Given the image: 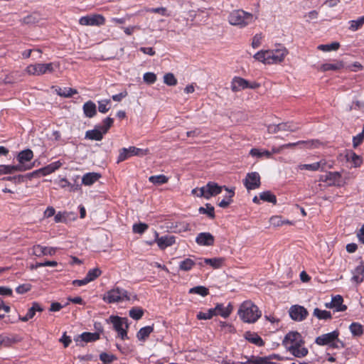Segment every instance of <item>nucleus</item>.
<instances>
[{"label":"nucleus","mask_w":364,"mask_h":364,"mask_svg":"<svg viewBox=\"0 0 364 364\" xmlns=\"http://www.w3.org/2000/svg\"><path fill=\"white\" fill-rule=\"evenodd\" d=\"M304 343L301 335L296 331L288 333L282 341L285 348L296 358H303L308 354L309 350L304 346Z\"/></svg>","instance_id":"nucleus-1"},{"label":"nucleus","mask_w":364,"mask_h":364,"mask_svg":"<svg viewBox=\"0 0 364 364\" xmlns=\"http://www.w3.org/2000/svg\"><path fill=\"white\" fill-rule=\"evenodd\" d=\"M237 314L243 322L248 323H255L262 316L258 307L249 300L240 306Z\"/></svg>","instance_id":"nucleus-2"},{"label":"nucleus","mask_w":364,"mask_h":364,"mask_svg":"<svg viewBox=\"0 0 364 364\" xmlns=\"http://www.w3.org/2000/svg\"><path fill=\"white\" fill-rule=\"evenodd\" d=\"M338 336L339 331L336 330L316 337L315 343L318 346H328L331 348L341 349L344 348L345 345Z\"/></svg>","instance_id":"nucleus-3"},{"label":"nucleus","mask_w":364,"mask_h":364,"mask_svg":"<svg viewBox=\"0 0 364 364\" xmlns=\"http://www.w3.org/2000/svg\"><path fill=\"white\" fill-rule=\"evenodd\" d=\"M228 21L232 26L244 28L254 21V17L243 10H235L230 14Z\"/></svg>","instance_id":"nucleus-4"},{"label":"nucleus","mask_w":364,"mask_h":364,"mask_svg":"<svg viewBox=\"0 0 364 364\" xmlns=\"http://www.w3.org/2000/svg\"><path fill=\"white\" fill-rule=\"evenodd\" d=\"M59 68L60 63L57 62L35 63L28 65L26 72L30 75L40 76L47 73H53L55 69Z\"/></svg>","instance_id":"nucleus-5"},{"label":"nucleus","mask_w":364,"mask_h":364,"mask_svg":"<svg viewBox=\"0 0 364 364\" xmlns=\"http://www.w3.org/2000/svg\"><path fill=\"white\" fill-rule=\"evenodd\" d=\"M103 300L108 304L121 302L124 300H129L128 293L126 290L119 287L108 291L104 296Z\"/></svg>","instance_id":"nucleus-6"},{"label":"nucleus","mask_w":364,"mask_h":364,"mask_svg":"<svg viewBox=\"0 0 364 364\" xmlns=\"http://www.w3.org/2000/svg\"><path fill=\"white\" fill-rule=\"evenodd\" d=\"M148 149H142L135 146H129V148H122L119 150V154L117 158V163L125 161L132 156H144L148 154Z\"/></svg>","instance_id":"nucleus-7"},{"label":"nucleus","mask_w":364,"mask_h":364,"mask_svg":"<svg viewBox=\"0 0 364 364\" xmlns=\"http://www.w3.org/2000/svg\"><path fill=\"white\" fill-rule=\"evenodd\" d=\"M113 324L114 330L118 333L122 340L127 338V319L117 316H112L109 318Z\"/></svg>","instance_id":"nucleus-8"},{"label":"nucleus","mask_w":364,"mask_h":364,"mask_svg":"<svg viewBox=\"0 0 364 364\" xmlns=\"http://www.w3.org/2000/svg\"><path fill=\"white\" fill-rule=\"evenodd\" d=\"M225 186H219L218 183L210 181L205 186L201 187L200 196L206 199H209L213 196H215L222 192Z\"/></svg>","instance_id":"nucleus-9"},{"label":"nucleus","mask_w":364,"mask_h":364,"mask_svg":"<svg viewBox=\"0 0 364 364\" xmlns=\"http://www.w3.org/2000/svg\"><path fill=\"white\" fill-rule=\"evenodd\" d=\"M267 50V64H277L282 63L288 54V51L285 48Z\"/></svg>","instance_id":"nucleus-10"},{"label":"nucleus","mask_w":364,"mask_h":364,"mask_svg":"<svg viewBox=\"0 0 364 364\" xmlns=\"http://www.w3.org/2000/svg\"><path fill=\"white\" fill-rule=\"evenodd\" d=\"M243 184L247 191L258 188L261 185L259 174L257 172L248 173L243 180Z\"/></svg>","instance_id":"nucleus-11"},{"label":"nucleus","mask_w":364,"mask_h":364,"mask_svg":"<svg viewBox=\"0 0 364 364\" xmlns=\"http://www.w3.org/2000/svg\"><path fill=\"white\" fill-rule=\"evenodd\" d=\"M79 23L82 26H101L105 23V18L102 15L93 14L81 17Z\"/></svg>","instance_id":"nucleus-12"},{"label":"nucleus","mask_w":364,"mask_h":364,"mask_svg":"<svg viewBox=\"0 0 364 364\" xmlns=\"http://www.w3.org/2000/svg\"><path fill=\"white\" fill-rule=\"evenodd\" d=\"M321 181L328 183V186H342L344 182L341 180V173L338 171L328 172L321 176Z\"/></svg>","instance_id":"nucleus-13"},{"label":"nucleus","mask_w":364,"mask_h":364,"mask_svg":"<svg viewBox=\"0 0 364 364\" xmlns=\"http://www.w3.org/2000/svg\"><path fill=\"white\" fill-rule=\"evenodd\" d=\"M308 314V311L302 306L294 305L289 309V316L294 321H301L307 317Z\"/></svg>","instance_id":"nucleus-14"},{"label":"nucleus","mask_w":364,"mask_h":364,"mask_svg":"<svg viewBox=\"0 0 364 364\" xmlns=\"http://www.w3.org/2000/svg\"><path fill=\"white\" fill-rule=\"evenodd\" d=\"M32 166L18 164L16 166L1 165L0 166V176L3 174L12 173L16 171H25L31 169Z\"/></svg>","instance_id":"nucleus-15"},{"label":"nucleus","mask_w":364,"mask_h":364,"mask_svg":"<svg viewBox=\"0 0 364 364\" xmlns=\"http://www.w3.org/2000/svg\"><path fill=\"white\" fill-rule=\"evenodd\" d=\"M214 241V237L210 232L199 233L196 238V243L202 246H211Z\"/></svg>","instance_id":"nucleus-16"},{"label":"nucleus","mask_w":364,"mask_h":364,"mask_svg":"<svg viewBox=\"0 0 364 364\" xmlns=\"http://www.w3.org/2000/svg\"><path fill=\"white\" fill-rule=\"evenodd\" d=\"M344 63L341 60H334L333 62L322 64L319 70L326 72L329 70L337 71L344 68Z\"/></svg>","instance_id":"nucleus-17"},{"label":"nucleus","mask_w":364,"mask_h":364,"mask_svg":"<svg viewBox=\"0 0 364 364\" xmlns=\"http://www.w3.org/2000/svg\"><path fill=\"white\" fill-rule=\"evenodd\" d=\"M155 241L160 249L164 250L174 244L176 240L175 237L171 235H164L159 237L158 234L156 233V238Z\"/></svg>","instance_id":"nucleus-18"},{"label":"nucleus","mask_w":364,"mask_h":364,"mask_svg":"<svg viewBox=\"0 0 364 364\" xmlns=\"http://www.w3.org/2000/svg\"><path fill=\"white\" fill-rule=\"evenodd\" d=\"M248 81L240 77H235L232 79L231 82V90L234 92L247 88Z\"/></svg>","instance_id":"nucleus-19"},{"label":"nucleus","mask_w":364,"mask_h":364,"mask_svg":"<svg viewBox=\"0 0 364 364\" xmlns=\"http://www.w3.org/2000/svg\"><path fill=\"white\" fill-rule=\"evenodd\" d=\"M55 253V249L53 247H43L36 245L33 247V254L37 257L43 255H53Z\"/></svg>","instance_id":"nucleus-20"},{"label":"nucleus","mask_w":364,"mask_h":364,"mask_svg":"<svg viewBox=\"0 0 364 364\" xmlns=\"http://www.w3.org/2000/svg\"><path fill=\"white\" fill-rule=\"evenodd\" d=\"M299 144H305L307 148L313 149L317 148L321 144V143L317 140H311V141H299L297 142L289 143L286 144H283L282 148L288 149V148H294Z\"/></svg>","instance_id":"nucleus-21"},{"label":"nucleus","mask_w":364,"mask_h":364,"mask_svg":"<svg viewBox=\"0 0 364 364\" xmlns=\"http://www.w3.org/2000/svg\"><path fill=\"white\" fill-rule=\"evenodd\" d=\"M213 310L215 316L220 315L223 318H228L232 312V307L230 304L225 307L222 304H218Z\"/></svg>","instance_id":"nucleus-22"},{"label":"nucleus","mask_w":364,"mask_h":364,"mask_svg":"<svg viewBox=\"0 0 364 364\" xmlns=\"http://www.w3.org/2000/svg\"><path fill=\"white\" fill-rule=\"evenodd\" d=\"M104 134L100 127L96 126L94 129L88 130L85 132V138L90 140L101 141Z\"/></svg>","instance_id":"nucleus-23"},{"label":"nucleus","mask_w":364,"mask_h":364,"mask_svg":"<svg viewBox=\"0 0 364 364\" xmlns=\"http://www.w3.org/2000/svg\"><path fill=\"white\" fill-rule=\"evenodd\" d=\"M364 279V264L360 263L353 272L352 280L356 284L363 282Z\"/></svg>","instance_id":"nucleus-24"},{"label":"nucleus","mask_w":364,"mask_h":364,"mask_svg":"<svg viewBox=\"0 0 364 364\" xmlns=\"http://www.w3.org/2000/svg\"><path fill=\"white\" fill-rule=\"evenodd\" d=\"M279 358L277 355H270L264 357H259V356H252L250 358V362L253 364H275L272 362L273 358Z\"/></svg>","instance_id":"nucleus-25"},{"label":"nucleus","mask_w":364,"mask_h":364,"mask_svg":"<svg viewBox=\"0 0 364 364\" xmlns=\"http://www.w3.org/2000/svg\"><path fill=\"white\" fill-rule=\"evenodd\" d=\"M101 177V175L97 173H87L82 176V183L85 186H91Z\"/></svg>","instance_id":"nucleus-26"},{"label":"nucleus","mask_w":364,"mask_h":364,"mask_svg":"<svg viewBox=\"0 0 364 364\" xmlns=\"http://www.w3.org/2000/svg\"><path fill=\"white\" fill-rule=\"evenodd\" d=\"M83 112L87 117L92 118L97 113L95 104L92 101H88L83 105Z\"/></svg>","instance_id":"nucleus-27"},{"label":"nucleus","mask_w":364,"mask_h":364,"mask_svg":"<svg viewBox=\"0 0 364 364\" xmlns=\"http://www.w3.org/2000/svg\"><path fill=\"white\" fill-rule=\"evenodd\" d=\"M33 156V151L30 149H26L22 151H21L18 156L17 159L19 162V164L25 165L24 163L29 161L32 159Z\"/></svg>","instance_id":"nucleus-28"},{"label":"nucleus","mask_w":364,"mask_h":364,"mask_svg":"<svg viewBox=\"0 0 364 364\" xmlns=\"http://www.w3.org/2000/svg\"><path fill=\"white\" fill-rule=\"evenodd\" d=\"M62 164L58 161L50 164L47 166L40 168L41 173L43 176H46L54 172L61 166Z\"/></svg>","instance_id":"nucleus-29"},{"label":"nucleus","mask_w":364,"mask_h":364,"mask_svg":"<svg viewBox=\"0 0 364 364\" xmlns=\"http://www.w3.org/2000/svg\"><path fill=\"white\" fill-rule=\"evenodd\" d=\"M343 297L340 295H336L332 298L331 302L333 306L337 311H343L347 307L346 305L343 304Z\"/></svg>","instance_id":"nucleus-30"},{"label":"nucleus","mask_w":364,"mask_h":364,"mask_svg":"<svg viewBox=\"0 0 364 364\" xmlns=\"http://www.w3.org/2000/svg\"><path fill=\"white\" fill-rule=\"evenodd\" d=\"M224 262L222 257L206 258L204 259V263L210 265L214 269L220 268Z\"/></svg>","instance_id":"nucleus-31"},{"label":"nucleus","mask_w":364,"mask_h":364,"mask_svg":"<svg viewBox=\"0 0 364 364\" xmlns=\"http://www.w3.org/2000/svg\"><path fill=\"white\" fill-rule=\"evenodd\" d=\"M245 337L247 341L258 346H262L264 345L262 339L257 334L247 332Z\"/></svg>","instance_id":"nucleus-32"},{"label":"nucleus","mask_w":364,"mask_h":364,"mask_svg":"<svg viewBox=\"0 0 364 364\" xmlns=\"http://www.w3.org/2000/svg\"><path fill=\"white\" fill-rule=\"evenodd\" d=\"M57 94L60 97H70L77 93V90L70 87H58L56 89Z\"/></svg>","instance_id":"nucleus-33"},{"label":"nucleus","mask_w":364,"mask_h":364,"mask_svg":"<svg viewBox=\"0 0 364 364\" xmlns=\"http://www.w3.org/2000/svg\"><path fill=\"white\" fill-rule=\"evenodd\" d=\"M153 331V326H148L143 327L138 331L136 337L140 341H144L149 337V336Z\"/></svg>","instance_id":"nucleus-34"},{"label":"nucleus","mask_w":364,"mask_h":364,"mask_svg":"<svg viewBox=\"0 0 364 364\" xmlns=\"http://www.w3.org/2000/svg\"><path fill=\"white\" fill-rule=\"evenodd\" d=\"M279 124L280 127L279 129L281 132H294L299 129V126L292 122L280 123Z\"/></svg>","instance_id":"nucleus-35"},{"label":"nucleus","mask_w":364,"mask_h":364,"mask_svg":"<svg viewBox=\"0 0 364 364\" xmlns=\"http://www.w3.org/2000/svg\"><path fill=\"white\" fill-rule=\"evenodd\" d=\"M196 264V262L191 258H186L179 263V269L187 272L191 270Z\"/></svg>","instance_id":"nucleus-36"},{"label":"nucleus","mask_w":364,"mask_h":364,"mask_svg":"<svg viewBox=\"0 0 364 364\" xmlns=\"http://www.w3.org/2000/svg\"><path fill=\"white\" fill-rule=\"evenodd\" d=\"M149 181L155 185H161L168 181V178L165 175L151 176L149 178Z\"/></svg>","instance_id":"nucleus-37"},{"label":"nucleus","mask_w":364,"mask_h":364,"mask_svg":"<svg viewBox=\"0 0 364 364\" xmlns=\"http://www.w3.org/2000/svg\"><path fill=\"white\" fill-rule=\"evenodd\" d=\"M313 314L318 319L328 320L331 319L332 317L330 311L321 310L318 308L314 309Z\"/></svg>","instance_id":"nucleus-38"},{"label":"nucleus","mask_w":364,"mask_h":364,"mask_svg":"<svg viewBox=\"0 0 364 364\" xmlns=\"http://www.w3.org/2000/svg\"><path fill=\"white\" fill-rule=\"evenodd\" d=\"M259 198L263 201L272 203L273 204H276L277 203L276 196L269 191L261 193L259 194Z\"/></svg>","instance_id":"nucleus-39"},{"label":"nucleus","mask_w":364,"mask_h":364,"mask_svg":"<svg viewBox=\"0 0 364 364\" xmlns=\"http://www.w3.org/2000/svg\"><path fill=\"white\" fill-rule=\"evenodd\" d=\"M340 44L338 42H333L330 44H321L318 46V49L323 52L336 50L339 48Z\"/></svg>","instance_id":"nucleus-40"},{"label":"nucleus","mask_w":364,"mask_h":364,"mask_svg":"<svg viewBox=\"0 0 364 364\" xmlns=\"http://www.w3.org/2000/svg\"><path fill=\"white\" fill-rule=\"evenodd\" d=\"M225 190L228 191V199H223L219 203H218V205L220 207V208H225L229 206V205L232 202V198L235 195V192H234V190H232V189H229L228 188H225Z\"/></svg>","instance_id":"nucleus-41"},{"label":"nucleus","mask_w":364,"mask_h":364,"mask_svg":"<svg viewBox=\"0 0 364 364\" xmlns=\"http://www.w3.org/2000/svg\"><path fill=\"white\" fill-rule=\"evenodd\" d=\"M205 208L200 207L198 209V211L201 214H206L208 215L209 218L213 219L215 218V209L214 207L212 206L210 204L207 203L205 205Z\"/></svg>","instance_id":"nucleus-42"},{"label":"nucleus","mask_w":364,"mask_h":364,"mask_svg":"<svg viewBox=\"0 0 364 364\" xmlns=\"http://www.w3.org/2000/svg\"><path fill=\"white\" fill-rule=\"evenodd\" d=\"M101 274L102 271L99 268H94L88 271L85 277L88 282H90L96 279L97 277H99L101 275Z\"/></svg>","instance_id":"nucleus-43"},{"label":"nucleus","mask_w":364,"mask_h":364,"mask_svg":"<svg viewBox=\"0 0 364 364\" xmlns=\"http://www.w3.org/2000/svg\"><path fill=\"white\" fill-rule=\"evenodd\" d=\"M190 294H196L202 296H205L209 294L208 289L203 286H198L190 289Z\"/></svg>","instance_id":"nucleus-44"},{"label":"nucleus","mask_w":364,"mask_h":364,"mask_svg":"<svg viewBox=\"0 0 364 364\" xmlns=\"http://www.w3.org/2000/svg\"><path fill=\"white\" fill-rule=\"evenodd\" d=\"M349 328L353 336H360L363 334V326L358 323H351Z\"/></svg>","instance_id":"nucleus-45"},{"label":"nucleus","mask_w":364,"mask_h":364,"mask_svg":"<svg viewBox=\"0 0 364 364\" xmlns=\"http://www.w3.org/2000/svg\"><path fill=\"white\" fill-rule=\"evenodd\" d=\"M80 338L85 342L95 341L99 339V334L97 333L85 332L81 334Z\"/></svg>","instance_id":"nucleus-46"},{"label":"nucleus","mask_w":364,"mask_h":364,"mask_svg":"<svg viewBox=\"0 0 364 364\" xmlns=\"http://www.w3.org/2000/svg\"><path fill=\"white\" fill-rule=\"evenodd\" d=\"M43 311V309L41 306V305L37 302H33L32 306L28 310L26 314L28 318H33L36 311L41 312Z\"/></svg>","instance_id":"nucleus-47"},{"label":"nucleus","mask_w":364,"mask_h":364,"mask_svg":"<svg viewBox=\"0 0 364 364\" xmlns=\"http://www.w3.org/2000/svg\"><path fill=\"white\" fill-rule=\"evenodd\" d=\"M129 316L131 318H132L133 319L139 320L142 317V316L144 314V311L141 308H138V307L132 308V309L129 310Z\"/></svg>","instance_id":"nucleus-48"},{"label":"nucleus","mask_w":364,"mask_h":364,"mask_svg":"<svg viewBox=\"0 0 364 364\" xmlns=\"http://www.w3.org/2000/svg\"><path fill=\"white\" fill-rule=\"evenodd\" d=\"M348 160L353 162L354 167H359L362 164V159L360 156L354 152H351L350 155L347 156Z\"/></svg>","instance_id":"nucleus-49"},{"label":"nucleus","mask_w":364,"mask_h":364,"mask_svg":"<svg viewBox=\"0 0 364 364\" xmlns=\"http://www.w3.org/2000/svg\"><path fill=\"white\" fill-rule=\"evenodd\" d=\"M350 29L353 31L358 30L364 23V16L359 18L358 20H353L350 22Z\"/></svg>","instance_id":"nucleus-50"},{"label":"nucleus","mask_w":364,"mask_h":364,"mask_svg":"<svg viewBox=\"0 0 364 364\" xmlns=\"http://www.w3.org/2000/svg\"><path fill=\"white\" fill-rule=\"evenodd\" d=\"M114 122V119L111 117H107L103 120V124L99 125L98 127L102 131V132L105 134L109 128L112 127Z\"/></svg>","instance_id":"nucleus-51"},{"label":"nucleus","mask_w":364,"mask_h":364,"mask_svg":"<svg viewBox=\"0 0 364 364\" xmlns=\"http://www.w3.org/2000/svg\"><path fill=\"white\" fill-rule=\"evenodd\" d=\"M250 154L252 156H257V157H262L263 156H265L267 158H270L272 156V154L269 151H260L257 149H252L250 151Z\"/></svg>","instance_id":"nucleus-52"},{"label":"nucleus","mask_w":364,"mask_h":364,"mask_svg":"<svg viewBox=\"0 0 364 364\" xmlns=\"http://www.w3.org/2000/svg\"><path fill=\"white\" fill-rule=\"evenodd\" d=\"M254 58L264 64H267V50H260L255 54Z\"/></svg>","instance_id":"nucleus-53"},{"label":"nucleus","mask_w":364,"mask_h":364,"mask_svg":"<svg viewBox=\"0 0 364 364\" xmlns=\"http://www.w3.org/2000/svg\"><path fill=\"white\" fill-rule=\"evenodd\" d=\"M164 82L169 86H174L177 84V80L172 73H166L164 76Z\"/></svg>","instance_id":"nucleus-54"},{"label":"nucleus","mask_w":364,"mask_h":364,"mask_svg":"<svg viewBox=\"0 0 364 364\" xmlns=\"http://www.w3.org/2000/svg\"><path fill=\"white\" fill-rule=\"evenodd\" d=\"M299 170H308L311 171H316L319 170V164L314 163L311 164H299L298 166Z\"/></svg>","instance_id":"nucleus-55"},{"label":"nucleus","mask_w":364,"mask_h":364,"mask_svg":"<svg viewBox=\"0 0 364 364\" xmlns=\"http://www.w3.org/2000/svg\"><path fill=\"white\" fill-rule=\"evenodd\" d=\"M214 316H215L214 311L213 310V309H210L207 312H199L197 314V318L200 320H201V319L206 320V319L211 318Z\"/></svg>","instance_id":"nucleus-56"},{"label":"nucleus","mask_w":364,"mask_h":364,"mask_svg":"<svg viewBox=\"0 0 364 364\" xmlns=\"http://www.w3.org/2000/svg\"><path fill=\"white\" fill-rule=\"evenodd\" d=\"M148 228V225L145 223L134 224L133 225V232L134 233L142 234Z\"/></svg>","instance_id":"nucleus-57"},{"label":"nucleus","mask_w":364,"mask_h":364,"mask_svg":"<svg viewBox=\"0 0 364 364\" xmlns=\"http://www.w3.org/2000/svg\"><path fill=\"white\" fill-rule=\"evenodd\" d=\"M110 102L109 100H101L98 102V110L100 112L106 113L109 109L107 107L108 104Z\"/></svg>","instance_id":"nucleus-58"},{"label":"nucleus","mask_w":364,"mask_h":364,"mask_svg":"<svg viewBox=\"0 0 364 364\" xmlns=\"http://www.w3.org/2000/svg\"><path fill=\"white\" fill-rule=\"evenodd\" d=\"M220 326L221 330L225 333H234L235 331L234 326L232 324L228 323L226 322L220 321Z\"/></svg>","instance_id":"nucleus-59"},{"label":"nucleus","mask_w":364,"mask_h":364,"mask_svg":"<svg viewBox=\"0 0 364 364\" xmlns=\"http://www.w3.org/2000/svg\"><path fill=\"white\" fill-rule=\"evenodd\" d=\"M144 81L148 84H153L156 80V75L154 73H146L143 76Z\"/></svg>","instance_id":"nucleus-60"},{"label":"nucleus","mask_w":364,"mask_h":364,"mask_svg":"<svg viewBox=\"0 0 364 364\" xmlns=\"http://www.w3.org/2000/svg\"><path fill=\"white\" fill-rule=\"evenodd\" d=\"M269 223L274 227H279L284 225V220L281 216L275 215L270 218Z\"/></svg>","instance_id":"nucleus-61"},{"label":"nucleus","mask_w":364,"mask_h":364,"mask_svg":"<svg viewBox=\"0 0 364 364\" xmlns=\"http://www.w3.org/2000/svg\"><path fill=\"white\" fill-rule=\"evenodd\" d=\"M100 358L105 363H110L116 359L114 355L106 353H101L100 355Z\"/></svg>","instance_id":"nucleus-62"},{"label":"nucleus","mask_w":364,"mask_h":364,"mask_svg":"<svg viewBox=\"0 0 364 364\" xmlns=\"http://www.w3.org/2000/svg\"><path fill=\"white\" fill-rule=\"evenodd\" d=\"M31 289V285L30 284H23L16 287V291L18 294H24L29 291Z\"/></svg>","instance_id":"nucleus-63"},{"label":"nucleus","mask_w":364,"mask_h":364,"mask_svg":"<svg viewBox=\"0 0 364 364\" xmlns=\"http://www.w3.org/2000/svg\"><path fill=\"white\" fill-rule=\"evenodd\" d=\"M363 140H364V133L361 132V133L357 134L356 136H353V146L355 148L357 147L363 142Z\"/></svg>","instance_id":"nucleus-64"}]
</instances>
